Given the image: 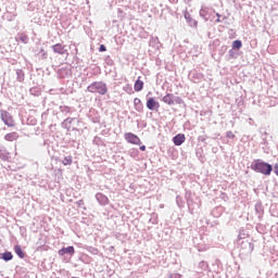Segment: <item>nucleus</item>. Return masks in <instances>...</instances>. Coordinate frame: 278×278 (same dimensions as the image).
Returning <instances> with one entry per match:
<instances>
[{
  "label": "nucleus",
  "instance_id": "nucleus-1",
  "mask_svg": "<svg viewBox=\"0 0 278 278\" xmlns=\"http://www.w3.org/2000/svg\"><path fill=\"white\" fill-rule=\"evenodd\" d=\"M251 168L255 173H261V175H265V176H268L273 173V165L262 160H254L251 164Z\"/></svg>",
  "mask_w": 278,
  "mask_h": 278
},
{
  "label": "nucleus",
  "instance_id": "nucleus-2",
  "mask_svg": "<svg viewBox=\"0 0 278 278\" xmlns=\"http://www.w3.org/2000/svg\"><path fill=\"white\" fill-rule=\"evenodd\" d=\"M87 90L93 94H108V84L103 81H94L87 87Z\"/></svg>",
  "mask_w": 278,
  "mask_h": 278
},
{
  "label": "nucleus",
  "instance_id": "nucleus-3",
  "mask_svg": "<svg viewBox=\"0 0 278 278\" xmlns=\"http://www.w3.org/2000/svg\"><path fill=\"white\" fill-rule=\"evenodd\" d=\"M1 113V121L7 125L8 127H14V118H12V115L8 113V111H0Z\"/></svg>",
  "mask_w": 278,
  "mask_h": 278
},
{
  "label": "nucleus",
  "instance_id": "nucleus-4",
  "mask_svg": "<svg viewBox=\"0 0 278 278\" xmlns=\"http://www.w3.org/2000/svg\"><path fill=\"white\" fill-rule=\"evenodd\" d=\"M124 138L126 142H129L130 144H142V141L140 140V137L137 135H134V132H126L124 135Z\"/></svg>",
  "mask_w": 278,
  "mask_h": 278
},
{
  "label": "nucleus",
  "instance_id": "nucleus-5",
  "mask_svg": "<svg viewBox=\"0 0 278 278\" xmlns=\"http://www.w3.org/2000/svg\"><path fill=\"white\" fill-rule=\"evenodd\" d=\"M73 123H77L79 125V122L77 119V117H67L64 122H63V125L66 129H73V131H75L77 128L76 127H73Z\"/></svg>",
  "mask_w": 278,
  "mask_h": 278
},
{
  "label": "nucleus",
  "instance_id": "nucleus-6",
  "mask_svg": "<svg viewBox=\"0 0 278 278\" xmlns=\"http://www.w3.org/2000/svg\"><path fill=\"white\" fill-rule=\"evenodd\" d=\"M147 108L152 112L155 110H160V102L155 101V98H149L147 101Z\"/></svg>",
  "mask_w": 278,
  "mask_h": 278
},
{
  "label": "nucleus",
  "instance_id": "nucleus-7",
  "mask_svg": "<svg viewBox=\"0 0 278 278\" xmlns=\"http://www.w3.org/2000/svg\"><path fill=\"white\" fill-rule=\"evenodd\" d=\"M59 255L61 256L71 255V257H73V255H75V248L73 245H70L67 248H62L61 250H59Z\"/></svg>",
  "mask_w": 278,
  "mask_h": 278
},
{
  "label": "nucleus",
  "instance_id": "nucleus-8",
  "mask_svg": "<svg viewBox=\"0 0 278 278\" xmlns=\"http://www.w3.org/2000/svg\"><path fill=\"white\" fill-rule=\"evenodd\" d=\"M173 142L176 147H181L186 142V135L178 134L173 138Z\"/></svg>",
  "mask_w": 278,
  "mask_h": 278
},
{
  "label": "nucleus",
  "instance_id": "nucleus-9",
  "mask_svg": "<svg viewBox=\"0 0 278 278\" xmlns=\"http://www.w3.org/2000/svg\"><path fill=\"white\" fill-rule=\"evenodd\" d=\"M212 12V9L208 8H202L200 10V16L201 18H204V21H210L212 18V15H210V13Z\"/></svg>",
  "mask_w": 278,
  "mask_h": 278
},
{
  "label": "nucleus",
  "instance_id": "nucleus-10",
  "mask_svg": "<svg viewBox=\"0 0 278 278\" xmlns=\"http://www.w3.org/2000/svg\"><path fill=\"white\" fill-rule=\"evenodd\" d=\"M241 249H245L247 253H251L254 251L255 245L252 242H249V240L241 242Z\"/></svg>",
  "mask_w": 278,
  "mask_h": 278
},
{
  "label": "nucleus",
  "instance_id": "nucleus-11",
  "mask_svg": "<svg viewBox=\"0 0 278 278\" xmlns=\"http://www.w3.org/2000/svg\"><path fill=\"white\" fill-rule=\"evenodd\" d=\"M162 101L167 105H175V94L167 93L165 97H163Z\"/></svg>",
  "mask_w": 278,
  "mask_h": 278
},
{
  "label": "nucleus",
  "instance_id": "nucleus-12",
  "mask_svg": "<svg viewBox=\"0 0 278 278\" xmlns=\"http://www.w3.org/2000/svg\"><path fill=\"white\" fill-rule=\"evenodd\" d=\"M96 199L100 205H108L110 203V200L103 193H97Z\"/></svg>",
  "mask_w": 278,
  "mask_h": 278
},
{
  "label": "nucleus",
  "instance_id": "nucleus-13",
  "mask_svg": "<svg viewBox=\"0 0 278 278\" xmlns=\"http://www.w3.org/2000/svg\"><path fill=\"white\" fill-rule=\"evenodd\" d=\"M52 49L54 53H59L60 55H64V53H66V48L62 46V43H56L52 46Z\"/></svg>",
  "mask_w": 278,
  "mask_h": 278
},
{
  "label": "nucleus",
  "instance_id": "nucleus-14",
  "mask_svg": "<svg viewBox=\"0 0 278 278\" xmlns=\"http://www.w3.org/2000/svg\"><path fill=\"white\" fill-rule=\"evenodd\" d=\"M185 18H186L187 23L190 25V27H197L198 22L192 18V16L190 15V13L185 12Z\"/></svg>",
  "mask_w": 278,
  "mask_h": 278
},
{
  "label": "nucleus",
  "instance_id": "nucleus-15",
  "mask_svg": "<svg viewBox=\"0 0 278 278\" xmlns=\"http://www.w3.org/2000/svg\"><path fill=\"white\" fill-rule=\"evenodd\" d=\"M4 140L8 142H14V140H18V132H10L4 136Z\"/></svg>",
  "mask_w": 278,
  "mask_h": 278
},
{
  "label": "nucleus",
  "instance_id": "nucleus-16",
  "mask_svg": "<svg viewBox=\"0 0 278 278\" xmlns=\"http://www.w3.org/2000/svg\"><path fill=\"white\" fill-rule=\"evenodd\" d=\"M71 75V70L68 67H62L61 70H59V76L64 78V77H68Z\"/></svg>",
  "mask_w": 278,
  "mask_h": 278
},
{
  "label": "nucleus",
  "instance_id": "nucleus-17",
  "mask_svg": "<svg viewBox=\"0 0 278 278\" xmlns=\"http://www.w3.org/2000/svg\"><path fill=\"white\" fill-rule=\"evenodd\" d=\"M135 92H140V90H142V88H144V83L142 80L137 79L135 83Z\"/></svg>",
  "mask_w": 278,
  "mask_h": 278
},
{
  "label": "nucleus",
  "instance_id": "nucleus-18",
  "mask_svg": "<svg viewBox=\"0 0 278 278\" xmlns=\"http://www.w3.org/2000/svg\"><path fill=\"white\" fill-rule=\"evenodd\" d=\"M134 105L137 112H142V101L140 100V98H135Z\"/></svg>",
  "mask_w": 278,
  "mask_h": 278
},
{
  "label": "nucleus",
  "instance_id": "nucleus-19",
  "mask_svg": "<svg viewBox=\"0 0 278 278\" xmlns=\"http://www.w3.org/2000/svg\"><path fill=\"white\" fill-rule=\"evenodd\" d=\"M14 251H15L16 255H18L21 257V260H23V257H25V252H23V249H21V245H15Z\"/></svg>",
  "mask_w": 278,
  "mask_h": 278
},
{
  "label": "nucleus",
  "instance_id": "nucleus-20",
  "mask_svg": "<svg viewBox=\"0 0 278 278\" xmlns=\"http://www.w3.org/2000/svg\"><path fill=\"white\" fill-rule=\"evenodd\" d=\"M62 164L64 166H71V164H73V156L68 155V156H65L62 161Z\"/></svg>",
  "mask_w": 278,
  "mask_h": 278
},
{
  "label": "nucleus",
  "instance_id": "nucleus-21",
  "mask_svg": "<svg viewBox=\"0 0 278 278\" xmlns=\"http://www.w3.org/2000/svg\"><path fill=\"white\" fill-rule=\"evenodd\" d=\"M17 81H25V73L23 70H16Z\"/></svg>",
  "mask_w": 278,
  "mask_h": 278
},
{
  "label": "nucleus",
  "instance_id": "nucleus-22",
  "mask_svg": "<svg viewBox=\"0 0 278 278\" xmlns=\"http://www.w3.org/2000/svg\"><path fill=\"white\" fill-rule=\"evenodd\" d=\"M13 257H14V255H12V252H4L2 254V260L4 262H10Z\"/></svg>",
  "mask_w": 278,
  "mask_h": 278
},
{
  "label": "nucleus",
  "instance_id": "nucleus-23",
  "mask_svg": "<svg viewBox=\"0 0 278 278\" xmlns=\"http://www.w3.org/2000/svg\"><path fill=\"white\" fill-rule=\"evenodd\" d=\"M198 268H200V270H207V268H210V265H207V262L201 261L198 265Z\"/></svg>",
  "mask_w": 278,
  "mask_h": 278
},
{
  "label": "nucleus",
  "instance_id": "nucleus-24",
  "mask_svg": "<svg viewBox=\"0 0 278 278\" xmlns=\"http://www.w3.org/2000/svg\"><path fill=\"white\" fill-rule=\"evenodd\" d=\"M0 159L8 160V152H5V148H0Z\"/></svg>",
  "mask_w": 278,
  "mask_h": 278
},
{
  "label": "nucleus",
  "instance_id": "nucleus-25",
  "mask_svg": "<svg viewBox=\"0 0 278 278\" xmlns=\"http://www.w3.org/2000/svg\"><path fill=\"white\" fill-rule=\"evenodd\" d=\"M232 49H242V41L240 40H235L232 42Z\"/></svg>",
  "mask_w": 278,
  "mask_h": 278
},
{
  "label": "nucleus",
  "instance_id": "nucleus-26",
  "mask_svg": "<svg viewBox=\"0 0 278 278\" xmlns=\"http://www.w3.org/2000/svg\"><path fill=\"white\" fill-rule=\"evenodd\" d=\"M228 54L232 60H236V58H238V52H236V49L233 48L228 51Z\"/></svg>",
  "mask_w": 278,
  "mask_h": 278
},
{
  "label": "nucleus",
  "instance_id": "nucleus-27",
  "mask_svg": "<svg viewBox=\"0 0 278 278\" xmlns=\"http://www.w3.org/2000/svg\"><path fill=\"white\" fill-rule=\"evenodd\" d=\"M226 138H229L230 140H233V138H236V135H233V132L231 130L226 132Z\"/></svg>",
  "mask_w": 278,
  "mask_h": 278
},
{
  "label": "nucleus",
  "instance_id": "nucleus-28",
  "mask_svg": "<svg viewBox=\"0 0 278 278\" xmlns=\"http://www.w3.org/2000/svg\"><path fill=\"white\" fill-rule=\"evenodd\" d=\"M174 103H177L178 105H181V103H184V100L179 97H174Z\"/></svg>",
  "mask_w": 278,
  "mask_h": 278
},
{
  "label": "nucleus",
  "instance_id": "nucleus-29",
  "mask_svg": "<svg viewBox=\"0 0 278 278\" xmlns=\"http://www.w3.org/2000/svg\"><path fill=\"white\" fill-rule=\"evenodd\" d=\"M89 252L93 255H99V250L97 248H89Z\"/></svg>",
  "mask_w": 278,
  "mask_h": 278
},
{
  "label": "nucleus",
  "instance_id": "nucleus-30",
  "mask_svg": "<svg viewBox=\"0 0 278 278\" xmlns=\"http://www.w3.org/2000/svg\"><path fill=\"white\" fill-rule=\"evenodd\" d=\"M61 112H65L66 114H68V112H71V109L68 106H61Z\"/></svg>",
  "mask_w": 278,
  "mask_h": 278
},
{
  "label": "nucleus",
  "instance_id": "nucleus-31",
  "mask_svg": "<svg viewBox=\"0 0 278 278\" xmlns=\"http://www.w3.org/2000/svg\"><path fill=\"white\" fill-rule=\"evenodd\" d=\"M99 51H100L101 53H103V51H106L105 46H104V45H101L100 48H99Z\"/></svg>",
  "mask_w": 278,
  "mask_h": 278
},
{
  "label": "nucleus",
  "instance_id": "nucleus-32",
  "mask_svg": "<svg viewBox=\"0 0 278 278\" xmlns=\"http://www.w3.org/2000/svg\"><path fill=\"white\" fill-rule=\"evenodd\" d=\"M180 277H181V275H179V274L169 275V278H180Z\"/></svg>",
  "mask_w": 278,
  "mask_h": 278
},
{
  "label": "nucleus",
  "instance_id": "nucleus-33",
  "mask_svg": "<svg viewBox=\"0 0 278 278\" xmlns=\"http://www.w3.org/2000/svg\"><path fill=\"white\" fill-rule=\"evenodd\" d=\"M274 173H275V175H277V177H278V164H276V165L274 166Z\"/></svg>",
  "mask_w": 278,
  "mask_h": 278
},
{
  "label": "nucleus",
  "instance_id": "nucleus-34",
  "mask_svg": "<svg viewBox=\"0 0 278 278\" xmlns=\"http://www.w3.org/2000/svg\"><path fill=\"white\" fill-rule=\"evenodd\" d=\"M20 40H22V42H27V36L20 37Z\"/></svg>",
  "mask_w": 278,
  "mask_h": 278
},
{
  "label": "nucleus",
  "instance_id": "nucleus-35",
  "mask_svg": "<svg viewBox=\"0 0 278 278\" xmlns=\"http://www.w3.org/2000/svg\"><path fill=\"white\" fill-rule=\"evenodd\" d=\"M76 203H77L78 207H81V205H84V200H79Z\"/></svg>",
  "mask_w": 278,
  "mask_h": 278
},
{
  "label": "nucleus",
  "instance_id": "nucleus-36",
  "mask_svg": "<svg viewBox=\"0 0 278 278\" xmlns=\"http://www.w3.org/2000/svg\"><path fill=\"white\" fill-rule=\"evenodd\" d=\"M140 151H147V147L146 146H141L140 147Z\"/></svg>",
  "mask_w": 278,
  "mask_h": 278
},
{
  "label": "nucleus",
  "instance_id": "nucleus-37",
  "mask_svg": "<svg viewBox=\"0 0 278 278\" xmlns=\"http://www.w3.org/2000/svg\"><path fill=\"white\" fill-rule=\"evenodd\" d=\"M216 23H223V20H220V17H217Z\"/></svg>",
  "mask_w": 278,
  "mask_h": 278
},
{
  "label": "nucleus",
  "instance_id": "nucleus-38",
  "mask_svg": "<svg viewBox=\"0 0 278 278\" xmlns=\"http://www.w3.org/2000/svg\"><path fill=\"white\" fill-rule=\"evenodd\" d=\"M238 238H239V240H242V233H240V235L238 236Z\"/></svg>",
  "mask_w": 278,
  "mask_h": 278
},
{
  "label": "nucleus",
  "instance_id": "nucleus-39",
  "mask_svg": "<svg viewBox=\"0 0 278 278\" xmlns=\"http://www.w3.org/2000/svg\"><path fill=\"white\" fill-rule=\"evenodd\" d=\"M217 18H220V14L216 13Z\"/></svg>",
  "mask_w": 278,
  "mask_h": 278
}]
</instances>
